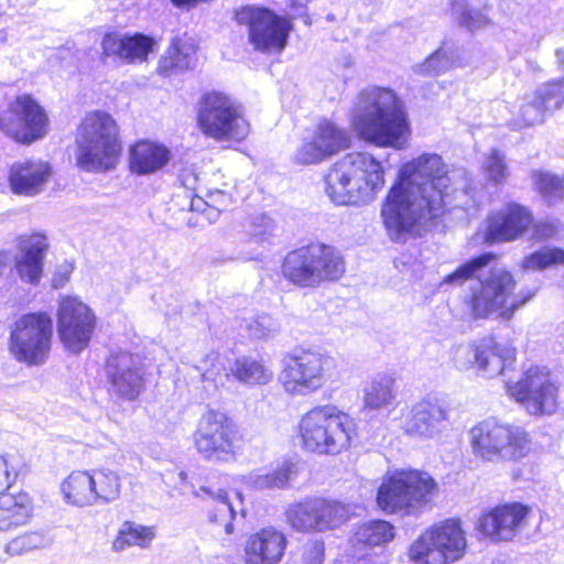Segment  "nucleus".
Instances as JSON below:
<instances>
[{"mask_svg": "<svg viewBox=\"0 0 564 564\" xmlns=\"http://www.w3.org/2000/svg\"><path fill=\"white\" fill-rule=\"evenodd\" d=\"M206 197V205L216 209L218 213L224 212L228 206L229 196L224 191L216 189L209 192L207 193Z\"/></svg>", "mask_w": 564, "mask_h": 564, "instance_id": "obj_56", "label": "nucleus"}, {"mask_svg": "<svg viewBox=\"0 0 564 564\" xmlns=\"http://www.w3.org/2000/svg\"><path fill=\"white\" fill-rule=\"evenodd\" d=\"M91 473L86 470L72 471L62 482L65 500L76 507H87L95 503Z\"/></svg>", "mask_w": 564, "mask_h": 564, "instance_id": "obj_33", "label": "nucleus"}, {"mask_svg": "<svg viewBox=\"0 0 564 564\" xmlns=\"http://www.w3.org/2000/svg\"><path fill=\"white\" fill-rule=\"evenodd\" d=\"M527 231L533 241L542 242L553 238L557 232V225L553 220H535L533 213L529 210Z\"/></svg>", "mask_w": 564, "mask_h": 564, "instance_id": "obj_47", "label": "nucleus"}, {"mask_svg": "<svg viewBox=\"0 0 564 564\" xmlns=\"http://www.w3.org/2000/svg\"><path fill=\"white\" fill-rule=\"evenodd\" d=\"M53 173L51 165L42 160H25L11 166L9 176H48Z\"/></svg>", "mask_w": 564, "mask_h": 564, "instance_id": "obj_48", "label": "nucleus"}, {"mask_svg": "<svg viewBox=\"0 0 564 564\" xmlns=\"http://www.w3.org/2000/svg\"><path fill=\"white\" fill-rule=\"evenodd\" d=\"M506 169L505 155L498 150H491L484 162V170L489 176H503Z\"/></svg>", "mask_w": 564, "mask_h": 564, "instance_id": "obj_54", "label": "nucleus"}, {"mask_svg": "<svg viewBox=\"0 0 564 564\" xmlns=\"http://www.w3.org/2000/svg\"><path fill=\"white\" fill-rule=\"evenodd\" d=\"M546 111L545 106L533 94L520 108L521 121L529 126L541 123Z\"/></svg>", "mask_w": 564, "mask_h": 564, "instance_id": "obj_50", "label": "nucleus"}, {"mask_svg": "<svg viewBox=\"0 0 564 564\" xmlns=\"http://www.w3.org/2000/svg\"><path fill=\"white\" fill-rule=\"evenodd\" d=\"M346 272L345 257L335 246L311 241L289 251L281 262V274L300 289H315L336 282Z\"/></svg>", "mask_w": 564, "mask_h": 564, "instance_id": "obj_5", "label": "nucleus"}, {"mask_svg": "<svg viewBox=\"0 0 564 564\" xmlns=\"http://www.w3.org/2000/svg\"><path fill=\"white\" fill-rule=\"evenodd\" d=\"M13 193L32 196L37 194L47 178H9Z\"/></svg>", "mask_w": 564, "mask_h": 564, "instance_id": "obj_51", "label": "nucleus"}, {"mask_svg": "<svg viewBox=\"0 0 564 564\" xmlns=\"http://www.w3.org/2000/svg\"><path fill=\"white\" fill-rule=\"evenodd\" d=\"M438 486L427 473L395 469L387 473L376 492V505L386 514L416 516L432 501Z\"/></svg>", "mask_w": 564, "mask_h": 564, "instance_id": "obj_6", "label": "nucleus"}, {"mask_svg": "<svg viewBox=\"0 0 564 564\" xmlns=\"http://www.w3.org/2000/svg\"><path fill=\"white\" fill-rule=\"evenodd\" d=\"M170 158V150L152 140H140L129 148V165L137 174H154L169 163Z\"/></svg>", "mask_w": 564, "mask_h": 564, "instance_id": "obj_29", "label": "nucleus"}, {"mask_svg": "<svg viewBox=\"0 0 564 564\" xmlns=\"http://www.w3.org/2000/svg\"><path fill=\"white\" fill-rule=\"evenodd\" d=\"M499 254L492 251L482 252L460 263L453 272L443 278L445 284L463 285L476 278L477 273L491 262H496Z\"/></svg>", "mask_w": 564, "mask_h": 564, "instance_id": "obj_39", "label": "nucleus"}, {"mask_svg": "<svg viewBox=\"0 0 564 564\" xmlns=\"http://www.w3.org/2000/svg\"><path fill=\"white\" fill-rule=\"evenodd\" d=\"M349 133L334 122L323 119L313 132L312 140L304 143L295 154L301 164H316L349 148Z\"/></svg>", "mask_w": 564, "mask_h": 564, "instance_id": "obj_21", "label": "nucleus"}, {"mask_svg": "<svg viewBox=\"0 0 564 564\" xmlns=\"http://www.w3.org/2000/svg\"><path fill=\"white\" fill-rule=\"evenodd\" d=\"M335 369L333 357L314 349H299L284 357L279 382L290 395H307L322 389Z\"/></svg>", "mask_w": 564, "mask_h": 564, "instance_id": "obj_12", "label": "nucleus"}, {"mask_svg": "<svg viewBox=\"0 0 564 564\" xmlns=\"http://www.w3.org/2000/svg\"><path fill=\"white\" fill-rule=\"evenodd\" d=\"M291 528L299 532L335 530L351 519L347 503L324 497H308L291 505L285 512Z\"/></svg>", "mask_w": 564, "mask_h": 564, "instance_id": "obj_16", "label": "nucleus"}, {"mask_svg": "<svg viewBox=\"0 0 564 564\" xmlns=\"http://www.w3.org/2000/svg\"><path fill=\"white\" fill-rule=\"evenodd\" d=\"M45 539L40 531H26L9 540L4 546L6 552L11 556L21 555L43 547Z\"/></svg>", "mask_w": 564, "mask_h": 564, "instance_id": "obj_43", "label": "nucleus"}, {"mask_svg": "<svg viewBox=\"0 0 564 564\" xmlns=\"http://www.w3.org/2000/svg\"><path fill=\"white\" fill-rule=\"evenodd\" d=\"M529 208L509 203L492 212L487 218L484 241L487 245L512 242L522 238L527 232Z\"/></svg>", "mask_w": 564, "mask_h": 564, "instance_id": "obj_23", "label": "nucleus"}, {"mask_svg": "<svg viewBox=\"0 0 564 564\" xmlns=\"http://www.w3.org/2000/svg\"><path fill=\"white\" fill-rule=\"evenodd\" d=\"M296 474L297 470L294 463L286 460L259 476V484L268 489L284 488Z\"/></svg>", "mask_w": 564, "mask_h": 564, "instance_id": "obj_44", "label": "nucleus"}, {"mask_svg": "<svg viewBox=\"0 0 564 564\" xmlns=\"http://www.w3.org/2000/svg\"><path fill=\"white\" fill-rule=\"evenodd\" d=\"M345 164L351 165L349 173H364L366 176H373L383 173L381 163L368 153H352L345 159Z\"/></svg>", "mask_w": 564, "mask_h": 564, "instance_id": "obj_46", "label": "nucleus"}, {"mask_svg": "<svg viewBox=\"0 0 564 564\" xmlns=\"http://www.w3.org/2000/svg\"><path fill=\"white\" fill-rule=\"evenodd\" d=\"M468 354L471 356L468 360L470 368L491 373H502L516 360V349L498 343L494 336L469 344Z\"/></svg>", "mask_w": 564, "mask_h": 564, "instance_id": "obj_26", "label": "nucleus"}, {"mask_svg": "<svg viewBox=\"0 0 564 564\" xmlns=\"http://www.w3.org/2000/svg\"><path fill=\"white\" fill-rule=\"evenodd\" d=\"M95 502H110L119 498L121 480L119 475L110 469L97 468L91 471Z\"/></svg>", "mask_w": 564, "mask_h": 564, "instance_id": "obj_40", "label": "nucleus"}, {"mask_svg": "<svg viewBox=\"0 0 564 564\" xmlns=\"http://www.w3.org/2000/svg\"><path fill=\"white\" fill-rule=\"evenodd\" d=\"M518 281L507 269L491 270L464 297L466 313L474 321L496 317L510 322L536 294L534 289L516 292Z\"/></svg>", "mask_w": 564, "mask_h": 564, "instance_id": "obj_4", "label": "nucleus"}, {"mask_svg": "<svg viewBox=\"0 0 564 564\" xmlns=\"http://www.w3.org/2000/svg\"><path fill=\"white\" fill-rule=\"evenodd\" d=\"M557 64L564 67V47L556 50L555 52Z\"/></svg>", "mask_w": 564, "mask_h": 564, "instance_id": "obj_57", "label": "nucleus"}, {"mask_svg": "<svg viewBox=\"0 0 564 564\" xmlns=\"http://www.w3.org/2000/svg\"><path fill=\"white\" fill-rule=\"evenodd\" d=\"M285 533L264 525L246 534L242 543L243 564H280L288 547Z\"/></svg>", "mask_w": 564, "mask_h": 564, "instance_id": "obj_22", "label": "nucleus"}, {"mask_svg": "<svg viewBox=\"0 0 564 564\" xmlns=\"http://www.w3.org/2000/svg\"><path fill=\"white\" fill-rule=\"evenodd\" d=\"M20 257L14 262L18 276L26 283L37 285L43 275V263L48 250L45 235L32 232L18 238Z\"/></svg>", "mask_w": 564, "mask_h": 564, "instance_id": "obj_25", "label": "nucleus"}, {"mask_svg": "<svg viewBox=\"0 0 564 564\" xmlns=\"http://www.w3.org/2000/svg\"><path fill=\"white\" fill-rule=\"evenodd\" d=\"M53 339L54 322L50 313L28 312L12 323L8 350L19 364L28 367L42 366L51 355Z\"/></svg>", "mask_w": 564, "mask_h": 564, "instance_id": "obj_11", "label": "nucleus"}, {"mask_svg": "<svg viewBox=\"0 0 564 564\" xmlns=\"http://www.w3.org/2000/svg\"><path fill=\"white\" fill-rule=\"evenodd\" d=\"M154 45L155 41L153 37L141 33L132 35L108 33L101 41L104 57H116L128 64L147 61Z\"/></svg>", "mask_w": 564, "mask_h": 564, "instance_id": "obj_27", "label": "nucleus"}, {"mask_svg": "<svg viewBox=\"0 0 564 564\" xmlns=\"http://www.w3.org/2000/svg\"><path fill=\"white\" fill-rule=\"evenodd\" d=\"M4 268H6V260H4L3 254L0 253V276L2 275Z\"/></svg>", "mask_w": 564, "mask_h": 564, "instance_id": "obj_58", "label": "nucleus"}, {"mask_svg": "<svg viewBox=\"0 0 564 564\" xmlns=\"http://www.w3.org/2000/svg\"><path fill=\"white\" fill-rule=\"evenodd\" d=\"M469 445L482 462H519L531 452L530 433L522 426L486 419L469 431Z\"/></svg>", "mask_w": 564, "mask_h": 564, "instance_id": "obj_9", "label": "nucleus"}, {"mask_svg": "<svg viewBox=\"0 0 564 564\" xmlns=\"http://www.w3.org/2000/svg\"><path fill=\"white\" fill-rule=\"evenodd\" d=\"M377 180L380 182V187H382V186H383V181H384V178H383V177H380V178H377Z\"/></svg>", "mask_w": 564, "mask_h": 564, "instance_id": "obj_59", "label": "nucleus"}, {"mask_svg": "<svg viewBox=\"0 0 564 564\" xmlns=\"http://www.w3.org/2000/svg\"><path fill=\"white\" fill-rule=\"evenodd\" d=\"M273 228V220L267 215H261L250 219L249 229L251 235L261 237L271 234Z\"/></svg>", "mask_w": 564, "mask_h": 564, "instance_id": "obj_55", "label": "nucleus"}, {"mask_svg": "<svg viewBox=\"0 0 564 564\" xmlns=\"http://www.w3.org/2000/svg\"><path fill=\"white\" fill-rule=\"evenodd\" d=\"M44 108L28 94L17 96L0 112V130L21 143H32L48 131Z\"/></svg>", "mask_w": 564, "mask_h": 564, "instance_id": "obj_17", "label": "nucleus"}, {"mask_svg": "<svg viewBox=\"0 0 564 564\" xmlns=\"http://www.w3.org/2000/svg\"><path fill=\"white\" fill-rule=\"evenodd\" d=\"M448 420V409L436 400L423 399L400 414V427L411 437H432Z\"/></svg>", "mask_w": 564, "mask_h": 564, "instance_id": "obj_24", "label": "nucleus"}, {"mask_svg": "<svg viewBox=\"0 0 564 564\" xmlns=\"http://www.w3.org/2000/svg\"><path fill=\"white\" fill-rule=\"evenodd\" d=\"M200 502L202 510L210 523L224 528L226 534L234 532L235 510L226 491L221 490L217 495L207 491Z\"/></svg>", "mask_w": 564, "mask_h": 564, "instance_id": "obj_34", "label": "nucleus"}, {"mask_svg": "<svg viewBox=\"0 0 564 564\" xmlns=\"http://www.w3.org/2000/svg\"><path fill=\"white\" fill-rule=\"evenodd\" d=\"M34 509V499L24 489L0 494V532L8 533L30 523Z\"/></svg>", "mask_w": 564, "mask_h": 564, "instance_id": "obj_28", "label": "nucleus"}, {"mask_svg": "<svg viewBox=\"0 0 564 564\" xmlns=\"http://www.w3.org/2000/svg\"><path fill=\"white\" fill-rule=\"evenodd\" d=\"M534 94L547 111L556 110L564 104V79L545 83Z\"/></svg>", "mask_w": 564, "mask_h": 564, "instance_id": "obj_45", "label": "nucleus"}, {"mask_svg": "<svg viewBox=\"0 0 564 564\" xmlns=\"http://www.w3.org/2000/svg\"><path fill=\"white\" fill-rule=\"evenodd\" d=\"M358 434L355 420L334 404H318L299 420L301 448L315 455L336 456L347 452Z\"/></svg>", "mask_w": 564, "mask_h": 564, "instance_id": "obj_3", "label": "nucleus"}, {"mask_svg": "<svg viewBox=\"0 0 564 564\" xmlns=\"http://www.w3.org/2000/svg\"><path fill=\"white\" fill-rule=\"evenodd\" d=\"M453 66L449 54L444 48H438L429 55L422 63L413 66V72L421 76L436 77L447 72Z\"/></svg>", "mask_w": 564, "mask_h": 564, "instance_id": "obj_42", "label": "nucleus"}, {"mask_svg": "<svg viewBox=\"0 0 564 564\" xmlns=\"http://www.w3.org/2000/svg\"><path fill=\"white\" fill-rule=\"evenodd\" d=\"M506 392L533 417L554 415L562 406L560 384L541 366H530L517 381L507 382Z\"/></svg>", "mask_w": 564, "mask_h": 564, "instance_id": "obj_13", "label": "nucleus"}, {"mask_svg": "<svg viewBox=\"0 0 564 564\" xmlns=\"http://www.w3.org/2000/svg\"><path fill=\"white\" fill-rule=\"evenodd\" d=\"M532 517L531 506L521 501H505L484 509L475 530L484 539L510 542L523 530Z\"/></svg>", "mask_w": 564, "mask_h": 564, "instance_id": "obj_19", "label": "nucleus"}, {"mask_svg": "<svg viewBox=\"0 0 564 564\" xmlns=\"http://www.w3.org/2000/svg\"><path fill=\"white\" fill-rule=\"evenodd\" d=\"M17 473L10 464V455L0 454V494L11 491Z\"/></svg>", "mask_w": 564, "mask_h": 564, "instance_id": "obj_53", "label": "nucleus"}, {"mask_svg": "<svg viewBox=\"0 0 564 564\" xmlns=\"http://www.w3.org/2000/svg\"><path fill=\"white\" fill-rule=\"evenodd\" d=\"M395 527L388 520L372 519L356 525L350 536L355 551L386 546L395 538Z\"/></svg>", "mask_w": 564, "mask_h": 564, "instance_id": "obj_31", "label": "nucleus"}, {"mask_svg": "<svg viewBox=\"0 0 564 564\" xmlns=\"http://www.w3.org/2000/svg\"><path fill=\"white\" fill-rule=\"evenodd\" d=\"M57 334L64 348L79 354L89 346L96 329L93 310L77 296L61 297L56 312Z\"/></svg>", "mask_w": 564, "mask_h": 564, "instance_id": "obj_18", "label": "nucleus"}, {"mask_svg": "<svg viewBox=\"0 0 564 564\" xmlns=\"http://www.w3.org/2000/svg\"><path fill=\"white\" fill-rule=\"evenodd\" d=\"M77 144V164L85 172L107 173L119 163V128L107 112L94 111L86 115L78 131Z\"/></svg>", "mask_w": 564, "mask_h": 564, "instance_id": "obj_7", "label": "nucleus"}, {"mask_svg": "<svg viewBox=\"0 0 564 564\" xmlns=\"http://www.w3.org/2000/svg\"><path fill=\"white\" fill-rule=\"evenodd\" d=\"M441 178H395L381 207V218L389 237L397 241L434 223L445 214Z\"/></svg>", "mask_w": 564, "mask_h": 564, "instance_id": "obj_1", "label": "nucleus"}, {"mask_svg": "<svg viewBox=\"0 0 564 564\" xmlns=\"http://www.w3.org/2000/svg\"><path fill=\"white\" fill-rule=\"evenodd\" d=\"M230 375L247 386H263L272 380V372L261 361L249 356H241L234 360Z\"/></svg>", "mask_w": 564, "mask_h": 564, "instance_id": "obj_36", "label": "nucleus"}, {"mask_svg": "<svg viewBox=\"0 0 564 564\" xmlns=\"http://www.w3.org/2000/svg\"><path fill=\"white\" fill-rule=\"evenodd\" d=\"M196 46L194 39L187 34L175 36L161 55L156 72L161 76H171L188 70L194 66Z\"/></svg>", "mask_w": 564, "mask_h": 564, "instance_id": "obj_30", "label": "nucleus"}, {"mask_svg": "<svg viewBox=\"0 0 564 564\" xmlns=\"http://www.w3.org/2000/svg\"><path fill=\"white\" fill-rule=\"evenodd\" d=\"M361 178H326V192L336 205H356L369 197L367 188H361L355 181Z\"/></svg>", "mask_w": 564, "mask_h": 564, "instance_id": "obj_37", "label": "nucleus"}, {"mask_svg": "<svg viewBox=\"0 0 564 564\" xmlns=\"http://www.w3.org/2000/svg\"><path fill=\"white\" fill-rule=\"evenodd\" d=\"M458 173L455 165L446 163L437 153H423L404 163L399 176H447Z\"/></svg>", "mask_w": 564, "mask_h": 564, "instance_id": "obj_35", "label": "nucleus"}, {"mask_svg": "<svg viewBox=\"0 0 564 564\" xmlns=\"http://www.w3.org/2000/svg\"><path fill=\"white\" fill-rule=\"evenodd\" d=\"M350 124L359 138L378 147L402 149L411 134L403 101L392 89L379 86L357 94Z\"/></svg>", "mask_w": 564, "mask_h": 564, "instance_id": "obj_2", "label": "nucleus"}, {"mask_svg": "<svg viewBox=\"0 0 564 564\" xmlns=\"http://www.w3.org/2000/svg\"><path fill=\"white\" fill-rule=\"evenodd\" d=\"M192 438L197 454L216 463L236 462L247 445L237 421L218 409H207L200 415Z\"/></svg>", "mask_w": 564, "mask_h": 564, "instance_id": "obj_8", "label": "nucleus"}, {"mask_svg": "<svg viewBox=\"0 0 564 564\" xmlns=\"http://www.w3.org/2000/svg\"><path fill=\"white\" fill-rule=\"evenodd\" d=\"M197 120L202 132L218 141H239L249 133V123L239 108L221 93H207L200 98Z\"/></svg>", "mask_w": 564, "mask_h": 564, "instance_id": "obj_14", "label": "nucleus"}, {"mask_svg": "<svg viewBox=\"0 0 564 564\" xmlns=\"http://www.w3.org/2000/svg\"><path fill=\"white\" fill-rule=\"evenodd\" d=\"M467 533L458 517L436 521L411 542L408 558L413 564H453L467 551Z\"/></svg>", "mask_w": 564, "mask_h": 564, "instance_id": "obj_10", "label": "nucleus"}, {"mask_svg": "<svg viewBox=\"0 0 564 564\" xmlns=\"http://www.w3.org/2000/svg\"><path fill=\"white\" fill-rule=\"evenodd\" d=\"M564 264V249L544 247L524 256L520 262L522 271H544Z\"/></svg>", "mask_w": 564, "mask_h": 564, "instance_id": "obj_41", "label": "nucleus"}, {"mask_svg": "<svg viewBox=\"0 0 564 564\" xmlns=\"http://www.w3.org/2000/svg\"><path fill=\"white\" fill-rule=\"evenodd\" d=\"M453 13L456 20L470 31L481 29L489 23L487 15L479 10L454 7Z\"/></svg>", "mask_w": 564, "mask_h": 564, "instance_id": "obj_49", "label": "nucleus"}, {"mask_svg": "<svg viewBox=\"0 0 564 564\" xmlns=\"http://www.w3.org/2000/svg\"><path fill=\"white\" fill-rule=\"evenodd\" d=\"M236 22L247 28L248 43L262 54L281 53L286 46L291 22L273 11L254 6L236 10Z\"/></svg>", "mask_w": 564, "mask_h": 564, "instance_id": "obj_15", "label": "nucleus"}, {"mask_svg": "<svg viewBox=\"0 0 564 564\" xmlns=\"http://www.w3.org/2000/svg\"><path fill=\"white\" fill-rule=\"evenodd\" d=\"M325 558V544L321 540H315L306 544L302 553L303 564H323Z\"/></svg>", "mask_w": 564, "mask_h": 564, "instance_id": "obj_52", "label": "nucleus"}, {"mask_svg": "<svg viewBox=\"0 0 564 564\" xmlns=\"http://www.w3.org/2000/svg\"><path fill=\"white\" fill-rule=\"evenodd\" d=\"M394 389L395 380L390 376L371 380L364 389V409L380 410L390 405L395 399Z\"/></svg>", "mask_w": 564, "mask_h": 564, "instance_id": "obj_38", "label": "nucleus"}, {"mask_svg": "<svg viewBox=\"0 0 564 564\" xmlns=\"http://www.w3.org/2000/svg\"><path fill=\"white\" fill-rule=\"evenodd\" d=\"M156 536L154 525H142L133 521H124L111 541V549L121 552L132 546L148 549Z\"/></svg>", "mask_w": 564, "mask_h": 564, "instance_id": "obj_32", "label": "nucleus"}, {"mask_svg": "<svg viewBox=\"0 0 564 564\" xmlns=\"http://www.w3.org/2000/svg\"><path fill=\"white\" fill-rule=\"evenodd\" d=\"M104 368L110 391L119 399L134 401L145 390V368L132 352L109 355Z\"/></svg>", "mask_w": 564, "mask_h": 564, "instance_id": "obj_20", "label": "nucleus"}]
</instances>
